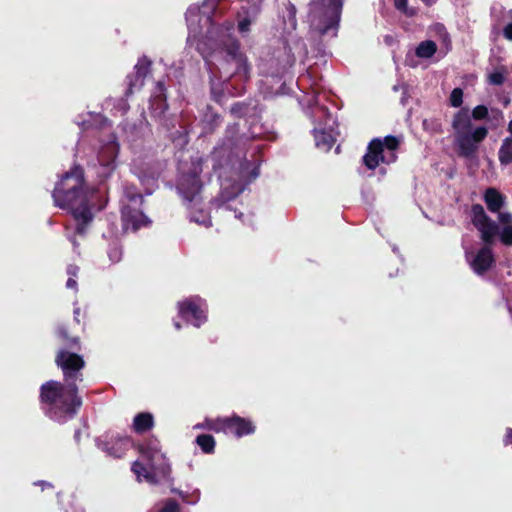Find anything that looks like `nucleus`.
I'll return each instance as SVG.
<instances>
[{"label": "nucleus", "instance_id": "1", "mask_svg": "<svg viewBox=\"0 0 512 512\" xmlns=\"http://www.w3.org/2000/svg\"><path fill=\"white\" fill-rule=\"evenodd\" d=\"M52 198L57 207L71 211L76 221L75 233L84 235L94 215L91 211L84 169L80 165H74L63 174L55 185Z\"/></svg>", "mask_w": 512, "mask_h": 512}, {"label": "nucleus", "instance_id": "2", "mask_svg": "<svg viewBox=\"0 0 512 512\" xmlns=\"http://www.w3.org/2000/svg\"><path fill=\"white\" fill-rule=\"evenodd\" d=\"M39 404L43 414L59 424L73 419L82 407L78 386L48 380L39 388Z\"/></svg>", "mask_w": 512, "mask_h": 512}, {"label": "nucleus", "instance_id": "3", "mask_svg": "<svg viewBox=\"0 0 512 512\" xmlns=\"http://www.w3.org/2000/svg\"><path fill=\"white\" fill-rule=\"evenodd\" d=\"M488 115V108L485 105L476 106L471 114L467 107H463L455 113L452 120V128L455 132V143L460 157L473 158L479 144L488 135V129L485 126H478L472 129L471 118L474 120H484Z\"/></svg>", "mask_w": 512, "mask_h": 512}, {"label": "nucleus", "instance_id": "4", "mask_svg": "<svg viewBox=\"0 0 512 512\" xmlns=\"http://www.w3.org/2000/svg\"><path fill=\"white\" fill-rule=\"evenodd\" d=\"M252 138L246 134H240L238 123L229 124L221 143L211 152L213 169L229 165L234 159L245 156V151Z\"/></svg>", "mask_w": 512, "mask_h": 512}, {"label": "nucleus", "instance_id": "5", "mask_svg": "<svg viewBox=\"0 0 512 512\" xmlns=\"http://www.w3.org/2000/svg\"><path fill=\"white\" fill-rule=\"evenodd\" d=\"M203 171V160L200 157L191 158L190 163L180 167L176 182V190L187 208L201 205L203 182L200 175Z\"/></svg>", "mask_w": 512, "mask_h": 512}, {"label": "nucleus", "instance_id": "6", "mask_svg": "<svg viewBox=\"0 0 512 512\" xmlns=\"http://www.w3.org/2000/svg\"><path fill=\"white\" fill-rule=\"evenodd\" d=\"M55 364L62 371V383L78 386L77 383L83 382V370L86 362L82 355L67 349H60L56 353Z\"/></svg>", "mask_w": 512, "mask_h": 512}, {"label": "nucleus", "instance_id": "7", "mask_svg": "<svg viewBox=\"0 0 512 512\" xmlns=\"http://www.w3.org/2000/svg\"><path fill=\"white\" fill-rule=\"evenodd\" d=\"M138 451L148 461L149 466L159 473L163 480L170 478L171 466L164 454L161 453L157 439H151L143 444H139Z\"/></svg>", "mask_w": 512, "mask_h": 512}, {"label": "nucleus", "instance_id": "8", "mask_svg": "<svg viewBox=\"0 0 512 512\" xmlns=\"http://www.w3.org/2000/svg\"><path fill=\"white\" fill-rule=\"evenodd\" d=\"M121 225L124 232L133 233L141 228H147L152 224L151 219L144 214L141 206L131 204H122L121 206Z\"/></svg>", "mask_w": 512, "mask_h": 512}, {"label": "nucleus", "instance_id": "9", "mask_svg": "<svg viewBox=\"0 0 512 512\" xmlns=\"http://www.w3.org/2000/svg\"><path fill=\"white\" fill-rule=\"evenodd\" d=\"M98 446L114 458H123L132 446V438L128 435L108 431L102 436Z\"/></svg>", "mask_w": 512, "mask_h": 512}, {"label": "nucleus", "instance_id": "10", "mask_svg": "<svg viewBox=\"0 0 512 512\" xmlns=\"http://www.w3.org/2000/svg\"><path fill=\"white\" fill-rule=\"evenodd\" d=\"M180 317L199 328L207 320L206 311L201 307L199 298H187L178 303Z\"/></svg>", "mask_w": 512, "mask_h": 512}, {"label": "nucleus", "instance_id": "11", "mask_svg": "<svg viewBox=\"0 0 512 512\" xmlns=\"http://www.w3.org/2000/svg\"><path fill=\"white\" fill-rule=\"evenodd\" d=\"M224 49L229 57V61L234 62L236 65L234 74L248 80L250 77L251 65L249 64L246 55L241 51L240 42L233 39L225 44Z\"/></svg>", "mask_w": 512, "mask_h": 512}, {"label": "nucleus", "instance_id": "12", "mask_svg": "<svg viewBox=\"0 0 512 512\" xmlns=\"http://www.w3.org/2000/svg\"><path fill=\"white\" fill-rule=\"evenodd\" d=\"M168 110L166 88L162 81H158L155 92L150 98L149 111L152 118L160 124H164L165 114Z\"/></svg>", "mask_w": 512, "mask_h": 512}, {"label": "nucleus", "instance_id": "13", "mask_svg": "<svg viewBox=\"0 0 512 512\" xmlns=\"http://www.w3.org/2000/svg\"><path fill=\"white\" fill-rule=\"evenodd\" d=\"M396 159V156L392 154V159L387 160L384 155L383 144L380 138L372 139L368 146L367 152L362 158L363 164L369 170H375L380 163L389 164Z\"/></svg>", "mask_w": 512, "mask_h": 512}, {"label": "nucleus", "instance_id": "14", "mask_svg": "<svg viewBox=\"0 0 512 512\" xmlns=\"http://www.w3.org/2000/svg\"><path fill=\"white\" fill-rule=\"evenodd\" d=\"M152 62L146 56L138 59L137 64L134 66V73L126 77L127 89L125 96H130L134 88H141L144 85V80L151 71Z\"/></svg>", "mask_w": 512, "mask_h": 512}, {"label": "nucleus", "instance_id": "15", "mask_svg": "<svg viewBox=\"0 0 512 512\" xmlns=\"http://www.w3.org/2000/svg\"><path fill=\"white\" fill-rule=\"evenodd\" d=\"M470 267L475 274L483 276L495 265V257L492 248L488 245L481 247L469 261Z\"/></svg>", "mask_w": 512, "mask_h": 512}, {"label": "nucleus", "instance_id": "16", "mask_svg": "<svg viewBox=\"0 0 512 512\" xmlns=\"http://www.w3.org/2000/svg\"><path fill=\"white\" fill-rule=\"evenodd\" d=\"M118 155V146L115 143L104 145L98 153V162L103 168L102 177H109L116 167L115 160Z\"/></svg>", "mask_w": 512, "mask_h": 512}, {"label": "nucleus", "instance_id": "17", "mask_svg": "<svg viewBox=\"0 0 512 512\" xmlns=\"http://www.w3.org/2000/svg\"><path fill=\"white\" fill-rule=\"evenodd\" d=\"M255 430L256 427L250 419L241 417L237 414H233L229 417L228 434L241 438L253 434Z\"/></svg>", "mask_w": 512, "mask_h": 512}, {"label": "nucleus", "instance_id": "18", "mask_svg": "<svg viewBox=\"0 0 512 512\" xmlns=\"http://www.w3.org/2000/svg\"><path fill=\"white\" fill-rule=\"evenodd\" d=\"M483 199L488 210L492 213L499 212L505 204V196L493 187L485 190Z\"/></svg>", "mask_w": 512, "mask_h": 512}, {"label": "nucleus", "instance_id": "19", "mask_svg": "<svg viewBox=\"0 0 512 512\" xmlns=\"http://www.w3.org/2000/svg\"><path fill=\"white\" fill-rule=\"evenodd\" d=\"M194 428L228 434L229 417L206 418L202 423L196 424Z\"/></svg>", "mask_w": 512, "mask_h": 512}, {"label": "nucleus", "instance_id": "20", "mask_svg": "<svg viewBox=\"0 0 512 512\" xmlns=\"http://www.w3.org/2000/svg\"><path fill=\"white\" fill-rule=\"evenodd\" d=\"M476 229L481 233V239L484 242V245H488L490 247L494 243L495 236L499 234V226L491 218L482 223Z\"/></svg>", "mask_w": 512, "mask_h": 512}, {"label": "nucleus", "instance_id": "21", "mask_svg": "<svg viewBox=\"0 0 512 512\" xmlns=\"http://www.w3.org/2000/svg\"><path fill=\"white\" fill-rule=\"evenodd\" d=\"M154 427V417L149 412H141L135 415L132 428L137 434H143Z\"/></svg>", "mask_w": 512, "mask_h": 512}, {"label": "nucleus", "instance_id": "22", "mask_svg": "<svg viewBox=\"0 0 512 512\" xmlns=\"http://www.w3.org/2000/svg\"><path fill=\"white\" fill-rule=\"evenodd\" d=\"M56 333L57 336L63 341L67 350L72 352L81 350L80 338L78 336H71L68 328L65 325H59Z\"/></svg>", "mask_w": 512, "mask_h": 512}, {"label": "nucleus", "instance_id": "23", "mask_svg": "<svg viewBox=\"0 0 512 512\" xmlns=\"http://www.w3.org/2000/svg\"><path fill=\"white\" fill-rule=\"evenodd\" d=\"M202 121L205 132L213 133L221 125L222 116L215 112L211 106H207Z\"/></svg>", "mask_w": 512, "mask_h": 512}, {"label": "nucleus", "instance_id": "24", "mask_svg": "<svg viewBox=\"0 0 512 512\" xmlns=\"http://www.w3.org/2000/svg\"><path fill=\"white\" fill-rule=\"evenodd\" d=\"M123 196L127 201L126 204H131L133 206H142L144 203V198L142 193L139 192L136 185L131 183H126L123 188Z\"/></svg>", "mask_w": 512, "mask_h": 512}, {"label": "nucleus", "instance_id": "25", "mask_svg": "<svg viewBox=\"0 0 512 512\" xmlns=\"http://www.w3.org/2000/svg\"><path fill=\"white\" fill-rule=\"evenodd\" d=\"M151 471H148L147 467L141 463L140 461H135L132 464L131 470L137 475L141 476L143 475L145 479L150 483H157L158 479H163L157 471H155L153 468H151Z\"/></svg>", "mask_w": 512, "mask_h": 512}, {"label": "nucleus", "instance_id": "26", "mask_svg": "<svg viewBox=\"0 0 512 512\" xmlns=\"http://www.w3.org/2000/svg\"><path fill=\"white\" fill-rule=\"evenodd\" d=\"M195 443L205 454H212L215 451L216 441L211 434L198 435L195 439Z\"/></svg>", "mask_w": 512, "mask_h": 512}, {"label": "nucleus", "instance_id": "27", "mask_svg": "<svg viewBox=\"0 0 512 512\" xmlns=\"http://www.w3.org/2000/svg\"><path fill=\"white\" fill-rule=\"evenodd\" d=\"M498 158L502 165L512 163V137H507L503 140L498 151Z\"/></svg>", "mask_w": 512, "mask_h": 512}, {"label": "nucleus", "instance_id": "28", "mask_svg": "<svg viewBox=\"0 0 512 512\" xmlns=\"http://www.w3.org/2000/svg\"><path fill=\"white\" fill-rule=\"evenodd\" d=\"M437 51V45L432 40L422 41L416 48L415 54L419 58H430Z\"/></svg>", "mask_w": 512, "mask_h": 512}, {"label": "nucleus", "instance_id": "29", "mask_svg": "<svg viewBox=\"0 0 512 512\" xmlns=\"http://www.w3.org/2000/svg\"><path fill=\"white\" fill-rule=\"evenodd\" d=\"M200 205L192 206L188 208L190 210V219L198 224H202L206 227L211 225V219L209 214L203 209L198 208Z\"/></svg>", "mask_w": 512, "mask_h": 512}, {"label": "nucleus", "instance_id": "30", "mask_svg": "<svg viewBox=\"0 0 512 512\" xmlns=\"http://www.w3.org/2000/svg\"><path fill=\"white\" fill-rule=\"evenodd\" d=\"M489 218L481 204H473L471 206V222L476 228L485 221H488Z\"/></svg>", "mask_w": 512, "mask_h": 512}, {"label": "nucleus", "instance_id": "31", "mask_svg": "<svg viewBox=\"0 0 512 512\" xmlns=\"http://www.w3.org/2000/svg\"><path fill=\"white\" fill-rule=\"evenodd\" d=\"M316 146L326 151L330 150L335 142L333 136L325 131H316L315 133Z\"/></svg>", "mask_w": 512, "mask_h": 512}, {"label": "nucleus", "instance_id": "32", "mask_svg": "<svg viewBox=\"0 0 512 512\" xmlns=\"http://www.w3.org/2000/svg\"><path fill=\"white\" fill-rule=\"evenodd\" d=\"M317 3L322 6H327V8L331 10L333 18H335V15L337 18L339 17L343 5L342 0H318Z\"/></svg>", "mask_w": 512, "mask_h": 512}, {"label": "nucleus", "instance_id": "33", "mask_svg": "<svg viewBox=\"0 0 512 512\" xmlns=\"http://www.w3.org/2000/svg\"><path fill=\"white\" fill-rule=\"evenodd\" d=\"M249 105L245 102H236L230 108V113L234 117L243 118L248 114Z\"/></svg>", "mask_w": 512, "mask_h": 512}, {"label": "nucleus", "instance_id": "34", "mask_svg": "<svg viewBox=\"0 0 512 512\" xmlns=\"http://www.w3.org/2000/svg\"><path fill=\"white\" fill-rule=\"evenodd\" d=\"M158 512H181V507L174 498H167L162 501V506Z\"/></svg>", "mask_w": 512, "mask_h": 512}, {"label": "nucleus", "instance_id": "35", "mask_svg": "<svg viewBox=\"0 0 512 512\" xmlns=\"http://www.w3.org/2000/svg\"><path fill=\"white\" fill-rule=\"evenodd\" d=\"M449 103L452 107L458 108L463 103V90L461 88H454L449 97Z\"/></svg>", "mask_w": 512, "mask_h": 512}, {"label": "nucleus", "instance_id": "36", "mask_svg": "<svg viewBox=\"0 0 512 512\" xmlns=\"http://www.w3.org/2000/svg\"><path fill=\"white\" fill-rule=\"evenodd\" d=\"M383 149L386 148L389 151H396L400 146V141L396 136L388 135L382 140Z\"/></svg>", "mask_w": 512, "mask_h": 512}, {"label": "nucleus", "instance_id": "37", "mask_svg": "<svg viewBox=\"0 0 512 512\" xmlns=\"http://www.w3.org/2000/svg\"><path fill=\"white\" fill-rule=\"evenodd\" d=\"M108 256L113 263L119 262L122 257V249L118 243H112L108 249Z\"/></svg>", "mask_w": 512, "mask_h": 512}, {"label": "nucleus", "instance_id": "38", "mask_svg": "<svg viewBox=\"0 0 512 512\" xmlns=\"http://www.w3.org/2000/svg\"><path fill=\"white\" fill-rule=\"evenodd\" d=\"M138 178L142 185H152L154 186L156 184V181L158 179V174L156 172H149L148 174L144 172H140L138 174Z\"/></svg>", "mask_w": 512, "mask_h": 512}, {"label": "nucleus", "instance_id": "39", "mask_svg": "<svg viewBox=\"0 0 512 512\" xmlns=\"http://www.w3.org/2000/svg\"><path fill=\"white\" fill-rule=\"evenodd\" d=\"M488 81L492 85L500 86L505 81V71L504 70H496L489 74Z\"/></svg>", "mask_w": 512, "mask_h": 512}, {"label": "nucleus", "instance_id": "40", "mask_svg": "<svg viewBox=\"0 0 512 512\" xmlns=\"http://www.w3.org/2000/svg\"><path fill=\"white\" fill-rule=\"evenodd\" d=\"M394 7L406 16H414L415 11L408 8V0H393Z\"/></svg>", "mask_w": 512, "mask_h": 512}, {"label": "nucleus", "instance_id": "41", "mask_svg": "<svg viewBox=\"0 0 512 512\" xmlns=\"http://www.w3.org/2000/svg\"><path fill=\"white\" fill-rule=\"evenodd\" d=\"M501 242L506 246H512V225L505 226L500 233Z\"/></svg>", "mask_w": 512, "mask_h": 512}, {"label": "nucleus", "instance_id": "42", "mask_svg": "<svg viewBox=\"0 0 512 512\" xmlns=\"http://www.w3.org/2000/svg\"><path fill=\"white\" fill-rule=\"evenodd\" d=\"M498 219L502 224L511 225L512 224V214L508 212H498Z\"/></svg>", "mask_w": 512, "mask_h": 512}, {"label": "nucleus", "instance_id": "43", "mask_svg": "<svg viewBox=\"0 0 512 512\" xmlns=\"http://www.w3.org/2000/svg\"><path fill=\"white\" fill-rule=\"evenodd\" d=\"M251 21L248 18H244L238 23V29L240 32H247L250 28Z\"/></svg>", "mask_w": 512, "mask_h": 512}, {"label": "nucleus", "instance_id": "44", "mask_svg": "<svg viewBox=\"0 0 512 512\" xmlns=\"http://www.w3.org/2000/svg\"><path fill=\"white\" fill-rule=\"evenodd\" d=\"M503 36L505 37V39L512 41V22L504 27Z\"/></svg>", "mask_w": 512, "mask_h": 512}, {"label": "nucleus", "instance_id": "45", "mask_svg": "<svg viewBox=\"0 0 512 512\" xmlns=\"http://www.w3.org/2000/svg\"><path fill=\"white\" fill-rule=\"evenodd\" d=\"M219 1L220 0H204L203 7H208L214 12Z\"/></svg>", "mask_w": 512, "mask_h": 512}, {"label": "nucleus", "instance_id": "46", "mask_svg": "<svg viewBox=\"0 0 512 512\" xmlns=\"http://www.w3.org/2000/svg\"><path fill=\"white\" fill-rule=\"evenodd\" d=\"M79 268L75 265H70L67 268V274L70 275L72 278L77 276Z\"/></svg>", "mask_w": 512, "mask_h": 512}, {"label": "nucleus", "instance_id": "47", "mask_svg": "<svg viewBox=\"0 0 512 512\" xmlns=\"http://www.w3.org/2000/svg\"><path fill=\"white\" fill-rule=\"evenodd\" d=\"M504 444L505 445H509V444L512 445V428H507L506 436H505V439H504Z\"/></svg>", "mask_w": 512, "mask_h": 512}, {"label": "nucleus", "instance_id": "48", "mask_svg": "<svg viewBox=\"0 0 512 512\" xmlns=\"http://www.w3.org/2000/svg\"><path fill=\"white\" fill-rule=\"evenodd\" d=\"M66 287L69 288V289H77V281L72 278V277H69L67 282H66Z\"/></svg>", "mask_w": 512, "mask_h": 512}, {"label": "nucleus", "instance_id": "49", "mask_svg": "<svg viewBox=\"0 0 512 512\" xmlns=\"http://www.w3.org/2000/svg\"><path fill=\"white\" fill-rule=\"evenodd\" d=\"M172 492L177 493L183 499V501L187 502V495L184 492L179 491L177 489H172Z\"/></svg>", "mask_w": 512, "mask_h": 512}, {"label": "nucleus", "instance_id": "50", "mask_svg": "<svg viewBox=\"0 0 512 512\" xmlns=\"http://www.w3.org/2000/svg\"><path fill=\"white\" fill-rule=\"evenodd\" d=\"M79 315H80V308H75V309H74V319H75V321H76L78 324L80 323Z\"/></svg>", "mask_w": 512, "mask_h": 512}, {"label": "nucleus", "instance_id": "51", "mask_svg": "<svg viewBox=\"0 0 512 512\" xmlns=\"http://www.w3.org/2000/svg\"><path fill=\"white\" fill-rule=\"evenodd\" d=\"M426 6H432L436 3V0H421Z\"/></svg>", "mask_w": 512, "mask_h": 512}, {"label": "nucleus", "instance_id": "52", "mask_svg": "<svg viewBox=\"0 0 512 512\" xmlns=\"http://www.w3.org/2000/svg\"><path fill=\"white\" fill-rule=\"evenodd\" d=\"M69 512V511H67ZM70 512H84L82 509H79V508H76V507H71V511Z\"/></svg>", "mask_w": 512, "mask_h": 512}, {"label": "nucleus", "instance_id": "53", "mask_svg": "<svg viewBox=\"0 0 512 512\" xmlns=\"http://www.w3.org/2000/svg\"><path fill=\"white\" fill-rule=\"evenodd\" d=\"M174 326L177 330L181 329V324L179 322H174Z\"/></svg>", "mask_w": 512, "mask_h": 512}, {"label": "nucleus", "instance_id": "54", "mask_svg": "<svg viewBox=\"0 0 512 512\" xmlns=\"http://www.w3.org/2000/svg\"><path fill=\"white\" fill-rule=\"evenodd\" d=\"M508 131L512 134V120L508 124Z\"/></svg>", "mask_w": 512, "mask_h": 512}, {"label": "nucleus", "instance_id": "55", "mask_svg": "<svg viewBox=\"0 0 512 512\" xmlns=\"http://www.w3.org/2000/svg\"><path fill=\"white\" fill-rule=\"evenodd\" d=\"M40 484H41V485H43V486H44V485H46V486H48V487H52V485H51V484L46 483V482H44V481H41V482H40Z\"/></svg>", "mask_w": 512, "mask_h": 512}, {"label": "nucleus", "instance_id": "56", "mask_svg": "<svg viewBox=\"0 0 512 512\" xmlns=\"http://www.w3.org/2000/svg\"><path fill=\"white\" fill-rule=\"evenodd\" d=\"M508 16L510 19H512V9L508 11Z\"/></svg>", "mask_w": 512, "mask_h": 512}, {"label": "nucleus", "instance_id": "57", "mask_svg": "<svg viewBox=\"0 0 512 512\" xmlns=\"http://www.w3.org/2000/svg\"><path fill=\"white\" fill-rule=\"evenodd\" d=\"M333 24H334V20L331 22V24H330V25H328V26L326 27V29H330V28L333 26Z\"/></svg>", "mask_w": 512, "mask_h": 512}, {"label": "nucleus", "instance_id": "58", "mask_svg": "<svg viewBox=\"0 0 512 512\" xmlns=\"http://www.w3.org/2000/svg\"><path fill=\"white\" fill-rule=\"evenodd\" d=\"M427 120L423 121V127L426 128Z\"/></svg>", "mask_w": 512, "mask_h": 512}]
</instances>
